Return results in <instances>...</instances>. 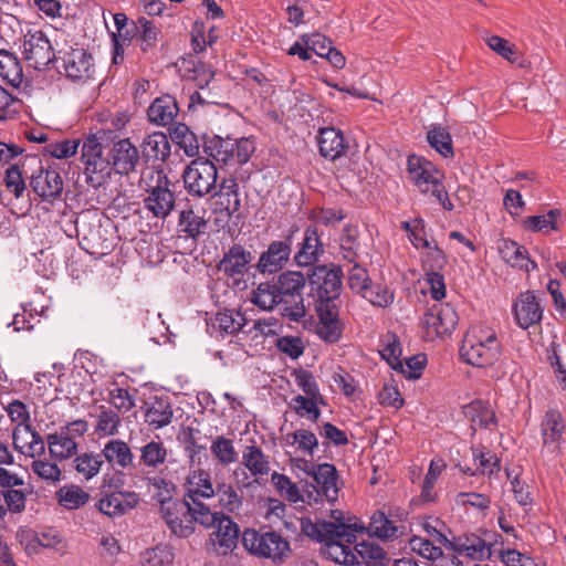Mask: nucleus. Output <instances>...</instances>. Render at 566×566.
Returning a JSON list of instances; mask_svg holds the SVG:
<instances>
[{"instance_id": "obj_12", "label": "nucleus", "mask_w": 566, "mask_h": 566, "mask_svg": "<svg viewBox=\"0 0 566 566\" xmlns=\"http://www.w3.org/2000/svg\"><path fill=\"white\" fill-rule=\"evenodd\" d=\"M87 422L78 419L60 428L59 431L46 436L50 455L59 461L66 460L77 453L76 439L82 438L87 431Z\"/></svg>"}, {"instance_id": "obj_41", "label": "nucleus", "mask_w": 566, "mask_h": 566, "mask_svg": "<svg viewBox=\"0 0 566 566\" xmlns=\"http://www.w3.org/2000/svg\"><path fill=\"white\" fill-rule=\"evenodd\" d=\"M356 558H360L366 566H389L388 553L378 544L370 541H361L354 546ZM358 563V559H356Z\"/></svg>"}, {"instance_id": "obj_16", "label": "nucleus", "mask_w": 566, "mask_h": 566, "mask_svg": "<svg viewBox=\"0 0 566 566\" xmlns=\"http://www.w3.org/2000/svg\"><path fill=\"white\" fill-rule=\"evenodd\" d=\"M407 172L411 182L422 193H433L443 184L441 174L428 159L411 155L407 160Z\"/></svg>"}, {"instance_id": "obj_20", "label": "nucleus", "mask_w": 566, "mask_h": 566, "mask_svg": "<svg viewBox=\"0 0 566 566\" xmlns=\"http://www.w3.org/2000/svg\"><path fill=\"white\" fill-rule=\"evenodd\" d=\"M544 307L541 298L534 292L525 291L518 294L512 305V313L518 327L527 329L542 322Z\"/></svg>"}, {"instance_id": "obj_49", "label": "nucleus", "mask_w": 566, "mask_h": 566, "mask_svg": "<svg viewBox=\"0 0 566 566\" xmlns=\"http://www.w3.org/2000/svg\"><path fill=\"white\" fill-rule=\"evenodd\" d=\"M178 226L186 237L197 239L207 229V221L192 209L182 210L179 214Z\"/></svg>"}, {"instance_id": "obj_53", "label": "nucleus", "mask_w": 566, "mask_h": 566, "mask_svg": "<svg viewBox=\"0 0 566 566\" xmlns=\"http://www.w3.org/2000/svg\"><path fill=\"white\" fill-rule=\"evenodd\" d=\"M210 451L213 457L224 467H228L238 461V453L235 451L233 441L223 436L217 437L211 442Z\"/></svg>"}, {"instance_id": "obj_5", "label": "nucleus", "mask_w": 566, "mask_h": 566, "mask_svg": "<svg viewBox=\"0 0 566 566\" xmlns=\"http://www.w3.org/2000/svg\"><path fill=\"white\" fill-rule=\"evenodd\" d=\"M282 302V315L292 322H300L306 314L303 298L305 277L301 272L287 271L275 282Z\"/></svg>"}, {"instance_id": "obj_60", "label": "nucleus", "mask_w": 566, "mask_h": 566, "mask_svg": "<svg viewBox=\"0 0 566 566\" xmlns=\"http://www.w3.org/2000/svg\"><path fill=\"white\" fill-rule=\"evenodd\" d=\"M227 197V205L224 207L229 216L239 211L241 207V200L239 198V185L234 178L223 179L220 184L219 191L217 195Z\"/></svg>"}, {"instance_id": "obj_50", "label": "nucleus", "mask_w": 566, "mask_h": 566, "mask_svg": "<svg viewBox=\"0 0 566 566\" xmlns=\"http://www.w3.org/2000/svg\"><path fill=\"white\" fill-rule=\"evenodd\" d=\"M140 462L147 467L156 469L164 464L168 457V450L161 441L151 440L139 448Z\"/></svg>"}, {"instance_id": "obj_13", "label": "nucleus", "mask_w": 566, "mask_h": 566, "mask_svg": "<svg viewBox=\"0 0 566 566\" xmlns=\"http://www.w3.org/2000/svg\"><path fill=\"white\" fill-rule=\"evenodd\" d=\"M458 322V313L451 304L437 303L424 312L421 318V326L426 338L432 340L437 337L452 334Z\"/></svg>"}, {"instance_id": "obj_31", "label": "nucleus", "mask_w": 566, "mask_h": 566, "mask_svg": "<svg viewBox=\"0 0 566 566\" xmlns=\"http://www.w3.org/2000/svg\"><path fill=\"white\" fill-rule=\"evenodd\" d=\"M497 248L503 261L512 268H517L527 273L537 269L536 262L530 259L525 247L518 244L516 241L505 238L501 239Z\"/></svg>"}, {"instance_id": "obj_45", "label": "nucleus", "mask_w": 566, "mask_h": 566, "mask_svg": "<svg viewBox=\"0 0 566 566\" xmlns=\"http://www.w3.org/2000/svg\"><path fill=\"white\" fill-rule=\"evenodd\" d=\"M251 302L264 311H271L275 306H279L282 312V302L275 283H260L252 292Z\"/></svg>"}, {"instance_id": "obj_55", "label": "nucleus", "mask_w": 566, "mask_h": 566, "mask_svg": "<svg viewBox=\"0 0 566 566\" xmlns=\"http://www.w3.org/2000/svg\"><path fill=\"white\" fill-rule=\"evenodd\" d=\"M137 41L142 51L154 49L158 42L159 29L148 19L140 17L137 20Z\"/></svg>"}, {"instance_id": "obj_10", "label": "nucleus", "mask_w": 566, "mask_h": 566, "mask_svg": "<svg viewBox=\"0 0 566 566\" xmlns=\"http://www.w3.org/2000/svg\"><path fill=\"white\" fill-rule=\"evenodd\" d=\"M313 482L305 488V496L308 505H318L326 500L334 503L338 499L340 490L339 475L334 464L321 463L316 465Z\"/></svg>"}, {"instance_id": "obj_32", "label": "nucleus", "mask_w": 566, "mask_h": 566, "mask_svg": "<svg viewBox=\"0 0 566 566\" xmlns=\"http://www.w3.org/2000/svg\"><path fill=\"white\" fill-rule=\"evenodd\" d=\"M30 185L39 197L49 201L59 197L63 190L62 177L55 170L41 169L32 176Z\"/></svg>"}, {"instance_id": "obj_64", "label": "nucleus", "mask_w": 566, "mask_h": 566, "mask_svg": "<svg viewBox=\"0 0 566 566\" xmlns=\"http://www.w3.org/2000/svg\"><path fill=\"white\" fill-rule=\"evenodd\" d=\"M363 296L379 307H387L394 302V292L385 284H369Z\"/></svg>"}, {"instance_id": "obj_7", "label": "nucleus", "mask_w": 566, "mask_h": 566, "mask_svg": "<svg viewBox=\"0 0 566 566\" xmlns=\"http://www.w3.org/2000/svg\"><path fill=\"white\" fill-rule=\"evenodd\" d=\"M56 69L66 78L76 83H86L95 73L94 59L84 48L64 45L57 50Z\"/></svg>"}, {"instance_id": "obj_46", "label": "nucleus", "mask_w": 566, "mask_h": 566, "mask_svg": "<svg viewBox=\"0 0 566 566\" xmlns=\"http://www.w3.org/2000/svg\"><path fill=\"white\" fill-rule=\"evenodd\" d=\"M271 482L275 486L279 494L291 503L306 502L305 490L301 492L298 486L292 480L282 473L273 472Z\"/></svg>"}, {"instance_id": "obj_4", "label": "nucleus", "mask_w": 566, "mask_h": 566, "mask_svg": "<svg viewBox=\"0 0 566 566\" xmlns=\"http://www.w3.org/2000/svg\"><path fill=\"white\" fill-rule=\"evenodd\" d=\"M242 545L253 556L282 563L291 553L290 543L275 531L247 528L242 533Z\"/></svg>"}, {"instance_id": "obj_26", "label": "nucleus", "mask_w": 566, "mask_h": 566, "mask_svg": "<svg viewBox=\"0 0 566 566\" xmlns=\"http://www.w3.org/2000/svg\"><path fill=\"white\" fill-rule=\"evenodd\" d=\"M252 254L240 244H233L219 263V270L234 282H239L248 271Z\"/></svg>"}, {"instance_id": "obj_25", "label": "nucleus", "mask_w": 566, "mask_h": 566, "mask_svg": "<svg viewBox=\"0 0 566 566\" xmlns=\"http://www.w3.org/2000/svg\"><path fill=\"white\" fill-rule=\"evenodd\" d=\"M353 530L357 532L367 531L371 536L381 541H394L405 533L403 525H397L395 521L390 520L384 512L376 511L371 516L368 527L363 524H353Z\"/></svg>"}, {"instance_id": "obj_1", "label": "nucleus", "mask_w": 566, "mask_h": 566, "mask_svg": "<svg viewBox=\"0 0 566 566\" xmlns=\"http://www.w3.org/2000/svg\"><path fill=\"white\" fill-rule=\"evenodd\" d=\"M333 517L334 522L302 517L301 531L306 537L321 544L319 553L324 558L352 566L356 564V554L352 547V541L355 538L350 533L353 525L343 521L339 511H333Z\"/></svg>"}, {"instance_id": "obj_22", "label": "nucleus", "mask_w": 566, "mask_h": 566, "mask_svg": "<svg viewBox=\"0 0 566 566\" xmlns=\"http://www.w3.org/2000/svg\"><path fill=\"white\" fill-rule=\"evenodd\" d=\"M12 439L15 450L27 457H40L45 451V440L30 423L17 424Z\"/></svg>"}, {"instance_id": "obj_14", "label": "nucleus", "mask_w": 566, "mask_h": 566, "mask_svg": "<svg viewBox=\"0 0 566 566\" xmlns=\"http://www.w3.org/2000/svg\"><path fill=\"white\" fill-rule=\"evenodd\" d=\"M31 493V486L22 475L0 467V496L11 513H22Z\"/></svg>"}, {"instance_id": "obj_37", "label": "nucleus", "mask_w": 566, "mask_h": 566, "mask_svg": "<svg viewBox=\"0 0 566 566\" xmlns=\"http://www.w3.org/2000/svg\"><path fill=\"white\" fill-rule=\"evenodd\" d=\"M454 548L460 555L472 559H484L491 555L490 545L475 534H464L454 541Z\"/></svg>"}, {"instance_id": "obj_52", "label": "nucleus", "mask_w": 566, "mask_h": 566, "mask_svg": "<svg viewBox=\"0 0 566 566\" xmlns=\"http://www.w3.org/2000/svg\"><path fill=\"white\" fill-rule=\"evenodd\" d=\"M427 140L444 158L453 156L452 138L444 127L432 126L427 133Z\"/></svg>"}, {"instance_id": "obj_51", "label": "nucleus", "mask_w": 566, "mask_h": 566, "mask_svg": "<svg viewBox=\"0 0 566 566\" xmlns=\"http://www.w3.org/2000/svg\"><path fill=\"white\" fill-rule=\"evenodd\" d=\"M56 495L59 503L67 510H76L85 505L90 499L87 492L74 484L61 488Z\"/></svg>"}, {"instance_id": "obj_62", "label": "nucleus", "mask_w": 566, "mask_h": 566, "mask_svg": "<svg viewBox=\"0 0 566 566\" xmlns=\"http://www.w3.org/2000/svg\"><path fill=\"white\" fill-rule=\"evenodd\" d=\"M409 547L411 552L428 560H436L443 554L441 547L434 545L431 541L417 535L409 539Z\"/></svg>"}, {"instance_id": "obj_47", "label": "nucleus", "mask_w": 566, "mask_h": 566, "mask_svg": "<svg viewBox=\"0 0 566 566\" xmlns=\"http://www.w3.org/2000/svg\"><path fill=\"white\" fill-rule=\"evenodd\" d=\"M562 216L559 209H551L546 214L530 216L523 220L524 229L532 232H548L559 230L557 219Z\"/></svg>"}, {"instance_id": "obj_19", "label": "nucleus", "mask_w": 566, "mask_h": 566, "mask_svg": "<svg viewBox=\"0 0 566 566\" xmlns=\"http://www.w3.org/2000/svg\"><path fill=\"white\" fill-rule=\"evenodd\" d=\"M566 423L562 413L556 409L545 412L541 421L542 452L553 458L562 453V443Z\"/></svg>"}, {"instance_id": "obj_63", "label": "nucleus", "mask_w": 566, "mask_h": 566, "mask_svg": "<svg viewBox=\"0 0 566 566\" xmlns=\"http://www.w3.org/2000/svg\"><path fill=\"white\" fill-rule=\"evenodd\" d=\"M277 326L279 323L275 318L258 319L253 322L251 327L244 328L243 335L250 336L256 343H261L265 337L275 335Z\"/></svg>"}, {"instance_id": "obj_2", "label": "nucleus", "mask_w": 566, "mask_h": 566, "mask_svg": "<svg viewBox=\"0 0 566 566\" xmlns=\"http://www.w3.org/2000/svg\"><path fill=\"white\" fill-rule=\"evenodd\" d=\"M502 355V343L496 331L486 325H472L462 339L460 356L469 365L485 368Z\"/></svg>"}, {"instance_id": "obj_11", "label": "nucleus", "mask_w": 566, "mask_h": 566, "mask_svg": "<svg viewBox=\"0 0 566 566\" xmlns=\"http://www.w3.org/2000/svg\"><path fill=\"white\" fill-rule=\"evenodd\" d=\"M254 151V140L248 137L240 139H222L218 137L205 145V153L217 163L224 165L247 164Z\"/></svg>"}, {"instance_id": "obj_61", "label": "nucleus", "mask_w": 566, "mask_h": 566, "mask_svg": "<svg viewBox=\"0 0 566 566\" xmlns=\"http://www.w3.org/2000/svg\"><path fill=\"white\" fill-rule=\"evenodd\" d=\"M81 145L80 139H62L48 143L44 150L48 155L57 159H69L73 157Z\"/></svg>"}, {"instance_id": "obj_44", "label": "nucleus", "mask_w": 566, "mask_h": 566, "mask_svg": "<svg viewBox=\"0 0 566 566\" xmlns=\"http://www.w3.org/2000/svg\"><path fill=\"white\" fill-rule=\"evenodd\" d=\"M102 459L119 468H127L133 463L134 455L130 448L123 440L116 439L108 441L102 450Z\"/></svg>"}, {"instance_id": "obj_3", "label": "nucleus", "mask_w": 566, "mask_h": 566, "mask_svg": "<svg viewBox=\"0 0 566 566\" xmlns=\"http://www.w3.org/2000/svg\"><path fill=\"white\" fill-rule=\"evenodd\" d=\"M172 510L176 515L166 510L169 516L168 528L174 535L182 538H186L193 533L195 523L210 527L214 526L221 516L218 513L211 512V510L201 501L185 500V502H178L175 504Z\"/></svg>"}, {"instance_id": "obj_30", "label": "nucleus", "mask_w": 566, "mask_h": 566, "mask_svg": "<svg viewBox=\"0 0 566 566\" xmlns=\"http://www.w3.org/2000/svg\"><path fill=\"white\" fill-rule=\"evenodd\" d=\"M248 326V319L244 314L240 311L226 308L218 312L213 318H211L210 327L217 333V337L237 335L239 333L244 334V328Z\"/></svg>"}, {"instance_id": "obj_9", "label": "nucleus", "mask_w": 566, "mask_h": 566, "mask_svg": "<svg viewBox=\"0 0 566 566\" xmlns=\"http://www.w3.org/2000/svg\"><path fill=\"white\" fill-rule=\"evenodd\" d=\"M81 161L84 165L87 182L92 186H101L111 177V161L104 157L103 146L96 135L91 134L83 139Z\"/></svg>"}, {"instance_id": "obj_38", "label": "nucleus", "mask_w": 566, "mask_h": 566, "mask_svg": "<svg viewBox=\"0 0 566 566\" xmlns=\"http://www.w3.org/2000/svg\"><path fill=\"white\" fill-rule=\"evenodd\" d=\"M472 458L476 464V470L471 468L463 469V472L468 475H476L478 473L492 476L497 474L501 470L500 459L490 450L484 447H473Z\"/></svg>"}, {"instance_id": "obj_21", "label": "nucleus", "mask_w": 566, "mask_h": 566, "mask_svg": "<svg viewBox=\"0 0 566 566\" xmlns=\"http://www.w3.org/2000/svg\"><path fill=\"white\" fill-rule=\"evenodd\" d=\"M109 161L112 170H115L116 174L129 175L134 172L139 165V150L129 138L119 139L112 145Z\"/></svg>"}, {"instance_id": "obj_17", "label": "nucleus", "mask_w": 566, "mask_h": 566, "mask_svg": "<svg viewBox=\"0 0 566 566\" xmlns=\"http://www.w3.org/2000/svg\"><path fill=\"white\" fill-rule=\"evenodd\" d=\"M297 228L292 227L284 240H273L258 260L256 269L261 273H276L282 270L292 253L293 234Z\"/></svg>"}, {"instance_id": "obj_15", "label": "nucleus", "mask_w": 566, "mask_h": 566, "mask_svg": "<svg viewBox=\"0 0 566 566\" xmlns=\"http://www.w3.org/2000/svg\"><path fill=\"white\" fill-rule=\"evenodd\" d=\"M343 271L340 266L315 265L308 275L311 292L317 301L336 300L342 287Z\"/></svg>"}, {"instance_id": "obj_24", "label": "nucleus", "mask_w": 566, "mask_h": 566, "mask_svg": "<svg viewBox=\"0 0 566 566\" xmlns=\"http://www.w3.org/2000/svg\"><path fill=\"white\" fill-rule=\"evenodd\" d=\"M324 253V244L321 241L317 228L308 226L304 230L302 241L294 254V261L298 266L306 268L314 265Z\"/></svg>"}, {"instance_id": "obj_8", "label": "nucleus", "mask_w": 566, "mask_h": 566, "mask_svg": "<svg viewBox=\"0 0 566 566\" xmlns=\"http://www.w3.org/2000/svg\"><path fill=\"white\" fill-rule=\"evenodd\" d=\"M150 181L145 189L144 207L153 217L164 220L176 206V197L170 189L172 184L161 170L153 171Z\"/></svg>"}, {"instance_id": "obj_42", "label": "nucleus", "mask_w": 566, "mask_h": 566, "mask_svg": "<svg viewBox=\"0 0 566 566\" xmlns=\"http://www.w3.org/2000/svg\"><path fill=\"white\" fill-rule=\"evenodd\" d=\"M242 464L252 476H264L270 472L269 457L258 446H247L242 452Z\"/></svg>"}, {"instance_id": "obj_18", "label": "nucleus", "mask_w": 566, "mask_h": 566, "mask_svg": "<svg viewBox=\"0 0 566 566\" xmlns=\"http://www.w3.org/2000/svg\"><path fill=\"white\" fill-rule=\"evenodd\" d=\"M24 59L35 70L45 69L51 62L56 63L57 51L43 31H35L24 36L22 44Z\"/></svg>"}, {"instance_id": "obj_56", "label": "nucleus", "mask_w": 566, "mask_h": 566, "mask_svg": "<svg viewBox=\"0 0 566 566\" xmlns=\"http://www.w3.org/2000/svg\"><path fill=\"white\" fill-rule=\"evenodd\" d=\"M76 472L85 480L95 476L104 463L101 454L82 453L74 459Z\"/></svg>"}, {"instance_id": "obj_23", "label": "nucleus", "mask_w": 566, "mask_h": 566, "mask_svg": "<svg viewBox=\"0 0 566 566\" xmlns=\"http://www.w3.org/2000/svg\"><path fill=\"white\" fill-rule=\"evenodd\" d=\"M213 527H216V531L210 537L213 552L222 556L232 553L239 539L237 523L231 517L222 514Z\"/></svg>"}, {"instance_id": "obj_40", "label": "nucleus", "mask_w": 566, "mask_h": 566, "mask_svg": "<svg viewBox=\"0 0 566 566\" xmlns=\"http://www.w3.org/2000/svg\"><path fill=\"white\" fill-rule=\"evenodd\" d=\"M464 417L473 424L488 429L495 424V413L489 402L476 399L463 406Z\"/></svg>"}, {"instance_id": "obj_54", "label": "nucleus", "mask_w": 566, "mask_h": 566, "mask_svg": "<svg viewBox=\"0 0 566 566\" xmlns=\"http://www.w3.org/2000/svg\"><path fill=\"white\" fill-rule=\"evenodd\" d=\"M358 230L356 227L346 226L339 238L342 258L348 263L357 261L359 243L357 242Z\"/></svg>"}, {"instance_id": "obj_57", "label": "nucleus", "mask_w": 566, "mask_h": 566, "mask_svg": "<svg viewBox=\"0 0 566 566\" xmlns=\"http://www.w3.org/2000/svg\"><path fill=\"white\" fill-rule=\"evenodd\" d=\"M175 555L168 545H157L143 553V566H171Z\"/></svg>"}, {"instance_id": "obj_58", "label": "nucleus", "mask_w": 566, "mask_h": 566, "mask_svg": "<svg viewBox=\"0 0 566 566\" xmlns=\"http://www.w3.org/2000/svg\"><path fill=\"white\" fill-rule=\"evenodd\" d=\"M172 139L182 148L187 156L193 157L199 153V143L196 135L184 125H177L172 130Z\"/></svg>"}, {"instance_id": "obj_35", "label": "nucleus", "mask_w": 566, "mask_h": 566, "mask_svg": "<svg viewBox=\"0 0 566 566\" xmlns=\"http://www.w3.org/2000/svg\"><path fill=\"white\" fill-rule=\"evenodd\" d=\"M172 413L168 398L155 396L146 402L145 421L155 429L168 426L171 422Z\"/></svg>"}, {"instance_id": "obj_29", "label": "nucleus", "mask_w": 566, "mask_h": 566, "mask_svg": "<svg viewBox=\"0 0 566 566\" xmlns=\"http://www.w3.org/2000/svg\"><path fill=\"white\" fill-rule=\"evenodd\" d=\"M186 493L182 500L201 501L216 494L211 475L203 469L191 470L185 481Z\"/></svg>"}, {"instance_id": "obj_27", "label": "nucleus", "mask_w": 566, "mask_h": 566, "mask_svg": "<svg viewBox=\"0 0 566 566\" xmlns=\"http://www.w3.org/2000/svg\"><path fill=\"white\" fill-rule=\"evenodd\" d=\"M138 501V495L134 492H111L97 501L96 507L109 517H117L133 510Z\"/></svg>"}, {"instance_id": "obj_59", "label": "nucleus", "mask_w": 566, "mask_h": 566, "mask_svg": "<svg viewBox=\"0 0 566 566\" xmlns=\"http://www.w3.org/2000/svg\"><path fill=\"white\" fill-rule=\"evenodd\" d=\"M506 476L510 480L515 501L524 509L531 507L533 499L527 485L520 480V470L506 469Z\"/></svg>"}, {"instance_id": "obj_48", "label": "nucleus", "mask_w": 566, "mask_h": 566, "mask_svg": "<svg viewBox=\"0 0 566 566\" xmlns=\"http://www.w3.org/2000/svg\"><path fill=\"white\" fill-rule=\"evenodd\" d=\"M95 432L99 436H114L120 426L119 412L104 405L97 407Z\"/></svg>"}, {"instance_id": "obj_43", "label": "nucleus", "mask_w": 566, "mask_h": 566, "mask_svg": "<svg viewBox=\"0 0 566 566\" xmlns=\"http://www.w3.org/2000/svg\"><path fill=\"white\" fill-rule=\"evenodd\" d=\"M291 408L300 417H306L312 422H317L322 412L319 407L326 406L324 397H310L297 395L292 398Z\"/></svg>"}, {"instance_id": "obj_28", "label": "nucleus", "mask_w": 566, "mask_h": 566, "mask_svg": "<svg viewBox=\"0 0 566 566\" xmlns=\"http://www.w3.org/2000/svg\"><path fill=\"white\" fill-rule=\"evenodd\" d=\"M147 484L150 486L153 497L160 504V513L165 520L167 526L169 525V516L166 510L176 515L172 506L178 502H185V500H174L176 492L175 484L159 475L148 476L146 479Z\"/></svg>"}, {"instance_id": "obj_33", "label": "nucleus", "mask_w": 566, "mask_h": 566, "mask_svg": "<svg viewBox=\"0 0 566 566\" xmlns=\"http://www.w3.org/2000/svg\"><path fill=\"white\" fill-rule=\"evenodd\" d=\"M317 143L319 154L329 160L340 158L347 149L343 133L335 127L321 128Z\"/></svg>"}, {"instance_id": "obj_34", "label": "nucleus", "mask_w": 566, "mask_h": 566, "mask_svg": "<svg viewBox=\"0 0 566 566\" xmlns=\"http://www.w3.org/2000/svg\"><path fill=\"white\" fill-rule=\"evenodd\" d=\"M179 113L177 101L174 96L166 94L153 101L147 111L148 119L158 125L171 124Z\"/></svg>"}, {"instance_id": "obj_6", "label": "nucleus", "mask_w": 566, "mask_h": 566, "mask_svg": "<svg viewBox=\"0 0 566 566\" xmlns=\"http://www.w3.org/2000/svg\"><path fill=\"white\" fill-rule=\"evenodd\" d=\"M182 180L187 192L197 198L217 195L218 169L208 158L193 159L184 170Z\"/></svg>"}, {"instance_id": "obj_39", "label": "nucleus", "mask_w": 566, "mask_h": 566, "mask_svg": "<svg viewBox=\"0 0 566 566\" xmlns=\"http://www.w3.org/2000/svg\"><path fill=\"white\" fill-rule=\"evenodd\" d=\"M0 77L12 87H19L23 81V70L18 56L0 49Z\"/></svg>"}, {"instance_id": "obj_36", "label": "nucleus", "mask_w": 566, "mask_h": 566, "mask_svg": "<svg viewBox=\"0 0 566 566\" xmlns=\"http://www.w3.org/2000/svg\"><path fill=\"white\" fill-rule=\"evenodd\" d=\"M143 156L147 161H166L170 156V142L163 132H154L147 135L142 145Z\"/></svg>"}]
</instances>
